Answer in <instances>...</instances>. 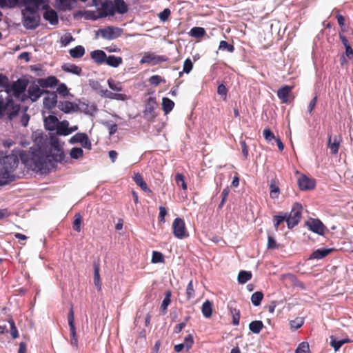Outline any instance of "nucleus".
Segmentation results:
<instances>
[{"instance_id": "nucleus-46", "label": "nucleus", "mask_w": 353, "mask_h": 353, "mask_svg": "<svg viewBox=\"0 0 353 353\" xmlns=\"http://www.w3.org/2000/svg\"><path fill=\"white\" fill-rule=\"evenodd\" d=\"M205 33V31L203 28L201 27H194L192 28L190 30V34L193 37L199 38L203 37Z\"/></svg>"}, {"instance_id": "nucleus-61", "label": "nucleus", "mask_w": 353, "mask_h": 353, "mask_svg": "<svg viewBox=\"0 0 353 353\" xmlns=\"http://www.w3.org/2000/svg\"><path fill=\"white\" fill-rule=\"evenodd\" d=\"M162 81V79L159 75H153L149 79V83L154 86L158 85Z\"/></svg>"}, {"instance_id": "nucleus-17", "label": "nucleus", "mask_w": 353, "mask_h": 353, "mask_svg": "<svg viewBox=\"0 0 353 353\" xmlns=\"http://www.w3.org/2000/svg\"><path fill=\"white\" fill-rule=\"evenodd\" d=\"M59 82V79L54 76H50L38 80V83L43 88H54L58 85Z\"/></svg>"}, {"instance_id": "nucleus-4", "label": "nucleus", "mask_w": 353, "mask_h": 353, "mask_svg": "<svg viewBox=\"0 0 353 353\" xmlns=\"http://www.w3.org/2000/svg\"><path fill=\"white\" fill-rule=\"evenodd\" d=\"M22 21L26 29L34 30L39 25L40 17L35 10H22Z\"/></svg>"}, {"instance_id": "nucleus-59", "label": "nucleus", "mask_w": 353, "mask_h": 353, "mask_svg": "<svg viewBox=\"0 0 353 353\" xmlns=\"http://www.w3.org/2000/svg\"><path fill=\"white\" fill-rule=\"evenodd\" d=\"M99 94L103 97L113 99L114 92L109 91L107 89H101L99 90Z\"/></svg>"}, {"instance_id": "nucleus-48", "label": "nucleus", "mask_w": 353, "mask_h": 353, "mask_svg": "<svg viewBox=\"0 0 353 353\" xmlns=\"http://www.w3.org/2000/svg\"><path fill=\"white\" fill-rule=\"evenodd\" d=\"M10 325V334L13 339H17L19 336V332L17 328L15 326V323L12 318H10L7 322Z\"/></svg>"}, {"instance_id": "nucleus-31", "label": "nucleus", "mask_w": 353, "mask_h": 353, "mask_svg": "<svg viewBox=\"0 0 353 353\" xmlns=\"http://www.w3.org/2000/svg\"><path fill=\"white\" fill-rule=\"evenodd\" d=\"M75 106L76 105L72 102L64 101L60 103L59 105V108L65 113H70L74 111Z\"/></svg>"}, {"instance_id": "nucleus-22", "label": "nucleus", "mask_w": 353, "mask_h": 353, "mask_svg": "<svg viewBox=\"0 0 353 353\" xmlns=\"http://www.w3.org/2000/svg\"><path fill=\"white\" fill-rule=\"evenodd\" d=\"M292 90V86H283L278 90L277 96L283 103H287L288 101L289 94L290 93Z\"/></svg>"}, {"instance_id": "nucleus-55", "label": "nucleus", "mask_w": 353, "mask_h": 353, "mask_svg": "<svg viewBox=\"0 0 353 353\" xmlns=\"http://www.w3.org/2000/svg\"><path fill=\"white\" fill-rule=\"evenodd\" d=\"M193 67L192 62L190 59L188 58L185 60L183 65V72L185 73H190Z\"/></svg>"}, {"instance_id": "nucleus-21", "label": "nucleus", "mask_w": 353, "mask_h": 353, "mask_svg": "<svg viewBox=\"0 0 353 353\" xmlns=\"http://www.w3.org/2000/svg\"><path fill=\"white\" fill-rule=\"evenodd\" d=\"M59 120L54 115H49L44 119V125L46 130L53 131L56 129Z\"/></svg>"}, {"instance_id": "nucleus-62", "label": "nucleus", "mask_w": 353, "mask_h": 353, "mask_svg": "<svg viewBox=\"0 0 353 353\" xmlns=\"http://www.w3.org/2000/svg\"><path fill=\"white\" fill-rule=\"evenodd\" d=\"M170 15V10L168 8H165L162 12L159 14V17L162 21H165Z\"/></svg>"}, {"instance_id": "nucleus-32", "label": "nucleus", "mask_w": 353, "mask_h": 353, "mask_svg": "<svg viewBox=\"0 0 353 353\" xmlns=\"http://www.w3.org/2000/svg\"><path fill=\"white\" fill-rule=\"evenodd\" d=\"M284 221L287 222V213L280 212L273 217L274 227L276 230H277L281 223Z\"/></svg>"}, {"instance_id": "nucleus-57", "label": "nucleus", "mask_w": 353, "mask_h": 353, "mask_svg": "<svg viewBox=\"0 0 353 353\" xmlns=\"http://www.w3.org/2000/svg\"><path fill=\"white\" fill-rule=\"evenodd\" d=\"M74 39L70 33H66L61 37V43L63 46L68 45Z\"/></svg>"}, {"instance_id": "nucleus-10", "label": "nucleus", "mask_w": 353, "mask_h": 353, "mask_svg": "<svg viewBox=\"0 0 353 353\" xmlns=\"http://www.w3.org/2000/svg\"><path fill=\"white\" fill-rule=\"evenodd\" d=\"M157 105V103L156 98L154 97H149L145 103L143 110L144 117L147 119L152 120L156 117L155 109Z\"/></svg>"}, {"instance_id": "nucleus-56", "label": "nucleus", "mask_w": 353, "mask_h": 353, "mask_svg": "<svg viewBox=\"0 0 353 353\" xmlns=\"http://www.w3.org/2000/svg\"><path fill=\"white\" fill-rule=\"evenodd\" d=\"M219 50H228L230 52H232L234 50V48L232 45H230L225 41H221L219 43Z\"/></svg>"}, {"instance_id": "nucleus-19", "label": "nucleus", "mask_w": 353, "mask_h": 353, "mask_svg": "<svg viewBox=\"0 0 353 353\" xmlns=\"http://www.w3.org/2000/svg\"><path fill=\"white\" fill-rule=\"evenodd\" d=\"M91 59L97 64L105 63L107 55L105 52L101 50H96L90 53Z\"/></svg>"}, {"instance_id": "nucleus-53", "label": "nucleus", "mask_w": 353, "mask_h": 353, "mask_svg": "<svg viewBox=\"0 0 353 353\" xmlns=\"http://www.w3.org/2000/svg\"><path fill=\"white\" fill-rule=\"evenodd\" d=\"M295 353H310L309 344L307 342L301 343L296 350Z\"/></svg>"}, {"instance_id": "nucleus-37", "label": "nucleus", "mask_w": 353, "mask_h": 353, "mask_svg": "<svg viewBox=\"0 0 353 353\" xmlns=\"http://www.w3.org/2000/svg\"><path fill=\"white\" fill-rule=\"evenodd\" d=\"M252 278L250 272L241 270L238 275V282L241 284H244Z\"/></svg>"}, {"instance_id": "nucleus-54", "label": "nucleus", "mask_w": 353, "mask_h": 353, "mask_svg": "<svg viewBox=\"0 0 353 353\" xmlns=\"http://www.w3.org/2000/svg\"><path fill=\"white\" fill-rule=\"evenodd\" d=\"M193 343V337L191 334H189L187 336H185L183 345H184V347L185 348L186 351H188L192 347Z\"/></svg>"}, {"instance_id": "nucleus-12", "label": "nucleus", "mask_w": 353, "mask_h": 353, "mask_svg": "<svg viewBox=\"0 0 353 353\" xmlns=\"http://www.w3.org/2000/svg\"><path fill=\"white\" fill-rule=\"evenodd\" d=\"M43 9L45 10L43 13V18L50 22L52 25L58 23V15L55 10L51 9L47 4L43 6Z\"/></svg>"}, {"instance_id": "nucleus-63", "label": "nucleus", "mask_w": 353, "mask_h": 353, "mask_svg": "<svg viewBox=\"0 0 353 353\" xmlns=\"http://www.w3.org/2000/svg\"><path fill=\"white\" fill-rule=\"evenodd\" d=\"M68 325L69 327H75L74 325V310L73 308L71 307L70 309L68 316Z\"/></svg>"}, {"instance_id": "nucleus-29", "label": "nucleus", "mask_w": 353, "mask_h": 353, "mask_svg": "<svg viewBox=\"0 0 353 353\" xmlns=\"http://www.w3.org/2000/svg\"><path fill=\"white\" fill-rule=\"evenodd\" d=\"M134 181L137 185H139L143 191L150 192L148 188L146 183L144 181L143 178L139 173H136L134 176Z\"/></svg>"}, {"instance_id": "nucleus-5", "label": "nucleus", "mask_w": 353, "mask_h": 353, "mask_svg": "<svg viewBox=\"0 0 353 353\" xmlns=\"http://www.w3.org/2000/svg\"><path fill=\"white\" fill-rule=\"evenodd\" d=\"M4 95L0 92V115L5 113L12 114H17L19 110V105H14L12 99L9 98L8 92H5Z\"/></svg>"}, {"instance_id": "nucleus-6", "label": "nucleus", "mask_w": 353, "mask_h": 353, "mask_svg": "<svg viewBox=\"0 0 353 353\" xmlns=\"http://www.w3.org/2000/svg\"><path fill=\"white\" fill-rule=\"evenodd\" d=\"M302 205L296 203L293 205L290 213H287V225L289 229L296 225L301 218Z\"/></svg>"}, {"instance_id": "nucleus-39", "label": "nucleus", "mask_w": 353, "mask_h": 353, "mask_svg": "<svg viewBox=\"0 0 353 353\" xmlns=\"http://www.w3.org/2000/svg\"><path fill=\"white\" fill-rule=\"evenodd\" d=\"M270 196L272 199H276L279 197L280 190L274 181L271 182L270 185Z\"/></svg>"}, {"instance_id": "nucleus-60", "label": "nucleus", "mask_w": 353, "mask_h": 353, "mask_svg": "<svg viewBox=\"0 0 353 353\" xmlns=\"http://www.w3.org/2000/svg\"><path fill=\"white\" fill-rule=\"evenodd\" d=\"M81 217L79 214H77L75 216V219L74 221L73 228L74 230L79 232L81 230Z\"/></svg>"}, {"instance_id": "nucleus-47", "label": "nucleus", "mask_w": 353, "mask_h": 353, "mask_svg": "<svg viewBox=\"0 0 353 353\" xmlns=\"http://www.w3.org/2000/svg\"><path fill=\"white\" fill-rule=\"evenodd\" d=\"M185 294L188 300H190L195 296V291L194 289L193 282L192 280L188 283L187 285Z\"/></svg>"}, {"instance_id": "nucleus-16", "label": "nucleus", "mask_w": 353, "mask_h": 353, "mask_svg": "<svg viewBox=\"0 0 353 353\" xmlns=\"http://www.w3.org/2000/svg\"><path fill=\"white\" fill-rule=\"evenodd\" d=\"M298 185L301 190H308L314 188L315 183L313 179L303 174L298 179Z\"/></svg>"}, {"instance_id": "nucleus-15", "label": "nucleus", "mask_w": 353, "mask_h": 353, "mask_svg": "<svg viewBox=\"0 0 353 353\" xmlns=\"http://www.w3.org/2000/svg\"><path fill=\"white\" fill-rule=\"evenodd\" d=\"M165 59L163 57L158 56L151 52H146L144 54L141 59L140 60V63L141 64L148 63L151 65H155L161 61H163Z\"/></svg>"}, {"instance_id": "nucleus-64", "label": "nucleus", "mask_w": 353, "mask_h": 353, "mask_svg": "<svg viewBox=\"0 0 353 353\" xmlns=\"http://www.w3.org/2000/svg\"><path fill=\"white\" fill-rule=\"evenodd\" d=\"M129 99H130V97L127 94H123V93H114V94L113 100L124 101Z\"/></svg>"}, {"instance_id": "nucleus-13", "label": "nucleus", "mask_w": 353, "mask_h": 353, "mask_svg": "<svg viewBox=\"0 0 353 353\" xmlns=\"http://www.w3.org/2000/svg\"><path fill=\"white\" fill-rule=\"evenodd\" d=\"M40 85L38 83L37 84H32L30 85L28 87V97L31 99L32 101H36L39 98L41 97V96L43 94V93H48V91H43L40 88Z\"/></svg>"}, {"instance_id": "nucleus-14", "label": "nucleus", "mask_w": 353, "mask_h": 353, "mask_svg": "<svg viewBox=\"0 0 353 353\" xmlns=\"http://www.w3.org/2000/svg\"><path fill=\"white\" fill-rule=\"evenodd\" d=\"M307 225L310 230L319 235H323L325 232V226L319 219H310L307 222Z\"/></svg>"}, {"instance_id": "nucleus-58", "label": "nucleus", "mask_w": 353, "mask_h": 353, "mask_svg": "<svg viewBox=\"0 0 353 353\" xmlns=\"http://www.w3.org/2000/svg\"><path fill=\"white\" fill-rule=\"evenodd\" d=\"M263 137L268 142H270L272 140H275V137L273 132L269 128H265L263 132Z\"/></svg>"}, {"instance_id": "nucleus-35", "label": "nucleus", "mask_w": 353, "mask_h": 353, "mask_svg": "<svg viewBox=\"0 0 353 353\" xmlns=\"http://www.w3.org/2000/svg\"><path fill=\"white\" fill-rule=\"evenodd\" d=\"M328 148L331 150L332 154H337L339 148V141L336 137H334L333 141H332V138L330 136L328 138Z\"/></svg>"}, {"instance_id": "nucleus-25", "label": "nucleus", "mask_w": 353, "mask_h": 353, "mask_svg": "<svg viewBox=\"0 0 353 353\" xmlns=\"http://www.w3.org/2000/svg\"><path fill=\"white\" fill-rule=\"evenodd\" d=\"M105 63L109 66L117 68L123 63V59L121 57L110 55L108 57L107 56Z\"/></svg>"}, {"instance_id": "nucleus-36", "label": "nucleus", "mask_w": 353, "mask_h": 353, "mask_svg": "<svg viewBox=\"0 0 353 353\" xmlns=\"http://www.w3.org/2000/svg\"><path fill=\"white\" fill-rule=\"evenodd\" d=\"M108 85L109 88L114 92H121L123 90L122 83L116 81L112 79H108Z\"/></svg>"}, {"instance_id": "nucleus-27", "label": "nucleus", "mask_w": 353, "mask_h": 353, "mask_svg": "<svg viewBox=\"0 0 353 353\" xmlns=\"http://www.w3.org/2000/svg\"><path fill=\"white\" fill-rule=\"evenodd\" d=\"M70 55L74 59L82 57L85 54V48L82 46H77L69 51Z\"/></svg>"}, {"instance_id": "nucleus-7", "label": "nucleus", "mask_w": 353, "mask_h": 353, "mask_svg": "<svg viewBox=\"0 0 353 353\" xmlns=\"http://www.w3.org/2000/svg\"><path fill=\"white\" fill-rule=\"evenodd\" d=\"M172 230L175 237L179 239L187 238L189 234L185 221L181 218H176L172 223Z\"/></svg>"}, {"instance_id": "nucleus-34", "label": "nucleus", "mask_w": 353, "mask_h": 353, "mask_svg": "<svg viewBox=\"0 0 353 353\" xmlns=\"http://www.w3.org/2000/svg\"><path fill=\"white\" fill-rule=\"evenodd\" d=\"M65 72L79 75L81 72V68L74 64H65L62 67Z\"/></svg>"}, {"instance_id": "nucleus-52", "label": "nucleus", "mask_w": 353, "mask_h": 353, "mask_svg": "<svg viewBox=\"0 0 353 353\" xmlns=\"http://www.w3.org/2000/svg\"><path fill=\"white\" fill-rule=\"evenodd\" d=\"M175 181L178 186H181L183 190H187V185L184 181V177L183 174L180 173H177L175 176Z\"/></svg>"}, {"instance_id": "nucleus-30", "label": "nucleus", "mask_w": 353, "mask_h": 353, "mask_svg": "<svg viewBox=\"0 0 353 353\" xmlns=\"http://www.w3.org/2000/svg\"><path fill=\"white\" fill-rule=\"evenodd\" d=\"M348 342H350L349 339L337 340L332 336L330 337V345L334 349L335 351L339 350L343 344Z\"/></svg>"}, {"instance_id": "nucleus-2", "label": "nucleus", "mask_w": 353, "mask_h": 353, "mask_svg": "<svg viewBox=\"0 0 353 353\" xmlns=\"http://www.w3.org/2000/svg\"><path fill=\"white\" fill-rule=\"evenodd\" d=\"M92 4L98 12V17L95 19L112 17L116 13L123 14L128 10V6L123 0H105L101 3L98 0H92Z\"/></svg>"}, {"instance_id": "nucleus-50", "label": "nucleus", "mask_w": 353, "mask_h": 353, "mask_svg": "<svg viewBox=\"0 0 353 353\" xmlns=\"http://www.w3.org/2000/svg\"><path fill=\"white\" fill-rule=\"evenodd\" d=\"M70 157L74 159H79L83 155V151L81 148H73L70 150Z\"/></svg>"}, {"instance_id": "nucleus-9", "label": "nucleus", "mask_w": 353, "mask_h": 353, "mask_svg": "<svg viewBox=\"0 0 353 353\" xmlns=\"http://www.w3.org/2000/svg\"><path fill=\"white\" fill-rule=\"evenodd\" d=\"M99 32L101 37L103 39L108 40H113L121 35L122 29L110 26L105 28L99 29Z\"/></svg>"}, {"instance_id": "nucleus-42", "label": "nucleus", "mask_w": 353, "mask_h": 353, "mask_svg": "<svg viewBox=\"0 0 353 353\" xmlns=\"http://www.w3.org/2000/svg\"><path fill=\"white\" fill-rule=\"evenodd\" d=\"M75 2L76 0H59V6L63 10H69Z\"/></svg>"}, {"instance_id": "nucleus-45", "label": "nucleus", "mask_w": 353, "mask_h": 353, "mask_svg": "<svg viewBox=\"0 0 353 353\" xmlns=\"http://www.w3.org/2000/svg\"><path fill=\"white\" fill-rule=\"evenodd\" d=\"M19 2V0H0V8H14Z\"/></svg>"}, {"instance_id": "nucleus-18", "label": "nucleus", "mask_w": 353, "mask_h": 353, "mask_svg": "<svg viewBox=\"0 0 353 353\" xmlns=\"http://www.w3.org/2000/svg\"><path fill=\"white\" fill-rule=\"evenodd\" d=\"M25 8L26 10H35L37 11L40 6L45 4L44 0H23Z\"/></svg>"}, {"instance_id": "nucleus-41", "label": "nucleus", "mask_w": 353, "mask_h": 353, "mask_svg": "<svg viewBox=\"0 0 353 353\" xmlns=\"http://www.w3.org/2000/svg\"><path fill=\"white\" fill-rule=\"evenodd\" d=\"M263 298V294L261 292H256L252 294L251 296L252 303L254 306H258L261 304V302Z\"/></svg>"}, {"instance_id": "nucleus-33", "label": "nucleus", "mask_w": 353, "mask_h": 353, "mask_svg": "<svg viewBox=\"0 0 353 353\" xmlns=\"http://www.w3.org/2000/svg\"><path fill=\"white\" fill-rule=\"evenodd\" d=\"M263 327V323L261 321H252L249 325V328L254 334H259Z\"/></svg>"}, {"instance_id": "nucleus-43", "label": "nucleus", "mask_w": 353, "mask_h": 353, "mask_svg": "<svg viewBox=\"0 0 353 353\" xmlns=\"http://www.w3.org/2000/svg\"><path fill=\"white\" fill-rule=\"evenodd\" d=\"M304 324V319L302 317H296L294 320L290 321V328L296 330L300 328Z\"/></svg>"}, {"instance_id": "nucleus-8", "label": "nucleus", "mask_w": 353, "mask_h": 353, "mask_svg": "<svg viewBox=\"0 0 353 353\" xmlns=\"http://www.w3.org/2000/svg\"><path fill=\"white\" fill-rule=\"evenodd\" d=\"M27 88V82L25 80L18 79L14 82L11 90L12 94L21 101H24L26 99V90Z\"/></svg>"}, {"instance_id": "nucleus-11", "label": "nucleus", "mask_w": 353, "mask_h": 353, "mask_svg": "<svg viewBox=\"0 0 353 353\" xmlns=\"http://www.w3.org/2000/svg\"><path fill=\"white\" fill-rule=\"evenodd\" d=\"M69 143L71 144L81 143L84 148H91V143L88 135L85 133H77L70 138Z\"/></svg>"}, {"instance_id": "nucleus-23", "label": "nucleus", "mask_w": 353, "mask_h": 353, "mask_svg": "<svg viewBox=\"0 0 353 353\" xmlns=\"http://www.w3.org/2000/svg\"><path fill=\"white\" fill-rule=\"evenodd\" d=\"M332 250L330 248L317 249L312 253L309 259H321L328 255Z\"/></svg>"}, {"instance_id": "nucleus-49", "label": "nucleus", "mask_w": 353, "mask_h": 353, "mask_svg": "<svg viewBox=\"0 0 353 353\" xmlns=\"http://www.w3.org/2000/svg\"><path fill=\"white\" fill-rule=\"evenodd\" d=\"M151 261L152 263H163L164 256L161 252L153 251Z\"/></svg>"}, {"instance_id": "nucleus-38", "label": "nucleus", "mask_w": 353, "mask_h": 353, "mask_svg": "<svg viewBox=\"0 0 353 353\" xmlns=\"http://www.w3.org/2000/svg\"><path fill=\"white\" fill-rule=\"evenodd\" d=\"M99 266L97 264L94 265V283L96 287L100 290L101 289V280H100V274H99Z\"/></svg>"}, {"instance_id": "nucleus-20", "label": "nucleus", "mask_w": 353, "mask_h": 353, "mask_svg": "<svg viewBox=\"0 0 353 353\" xmlns=\"http://www.w3.org/2000/svg\"><path fill=\"white\" fill-rule=\"evenodd\" d=\"M48 96L43 99V106L46 109L50 110L55 107L57 103V96L55 93H48Z\"/></svg>"}, {"instance_id": "nucleus-51", "label": "nucleus", "mask_w": 353, "mask_h": 353, "mask_svg": "<svg viewBox=\"0 0 353 353\" xmlns=\"http://www.w3.org/2000/svg\"><path fill=\"white\" fill-rule=\"evenodd\" d=\"M58 87L57 88V92L59 94L63 97H67L69 94V90L66 86V85L63 83H58Z\"/></svg>"}, {"instance_id": "nucleus-26", "label": "nucleus", "mask_w": 353, "mask_h": 353, "mask_svg": "<svg viewBox=\"0 0 353 353\" xmlns=\"http://www.w3.org/2000/svg\"><path fill=\"white\" fill-rule=\"evenodd\" d=\"M201 312L205 318H210L212 314V303L209 300L205 301L201 307Z\"/></svg>"}, {"instance_id": "nucleus-44", "label": "nucleus", "mask_w": 353, "mask_h": 353, "mask_svg": "<svg viewBox=\"0 0 353 353\" xmlns=\"http://www.w3.org/2000/svg\"><path fill=\"white\" fill-rule=\"evenodd\" d=\"M230 314L232 316V324L234 325H238L240 321V311L236 308H230Z\"/></svg>"}, {"instance_id": "nucleus-24", "label": "nucleus", "mask_w": 353, "mask_h": 353, "mask_svg": "<svg viewBox=\"0 0 353 353\" xmlns=\"http://www.w3.org/2000/svg\"><path fill=\"white\" fill-rule=\"evenodd\" d=\"M69 122L66 120L59 121L56 128L57 134L60 136L68 135Z\"/></svg>"}, {"instance_id": "nucleus-3", "label": "nucleus", "mask_w": 353, "mask_h": 353, "mask_svg": "<svg viewBox=\"0 0 353 353\" xmlns=\"http://www.w3.org/2000/svg\"><path fill=\"white\" fill-rule=\"evenodd\" d=\"M19 164L17 156L8 155L0 159V185H5L16 178L15 170Z\"/></svg>"}, {"instance_id": "nucleus-28", "label": "nucleus", "mask_w": 353, "mask_h": 353, "mask_svg": "<svg viewBox=\"0 0 353 353\" xmlns=\"http://www.w3.org/2000/svg\"><path fill=\"white\" fill-rule=\"evenodd\" d=\"M174 103L173 101L167 97H163L162 99V109L165 114H168L174 108Z\"/></svg>"}, {"instance_id": "nucleus-40", "label": "nucleus", "mask_w": 353, "mask_h": 353, "mask_svg": "<svg viewBox=\"0 0 353 353\" xmlns=\"http://www.w3.org/2000/svg\"><path fill=\"white\" fill-rule=\"evenodd\" d=\"M171 303V292L167 291L165 294V297L161 303V309L164 312H166L167 308Z\"/></svg>"}, {"instance_id": "nucleus-1", "label": "nucleus", "mask_w": 353, "mask_h": 353, "mask_svg": "<svg viewBox=\"0 0 353 353\" xmlns=\"http://www.w3.org/2000/svg\"><path fill=\"white\" fill-rule=\"evenodd\" d=\"M22 163L28 168L41 174L46 173L52 169L55 163L61 162L64 153L57 141H52L50 154L41 147L33 146L28 151L23 152L21 155Z\"/></svg>"}]
</instances>
